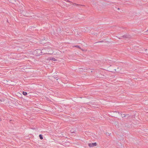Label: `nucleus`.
Listing matches in <instances>:
<instances>
[{"instance_id": "nucleus-1", "label": "nucleus", "mask_w": 148, "mask_h": 148, "mask_svg": "<svg viewBox=\"0 0 148 148\" xmlns=\"http://www.w3.org/2000/svg\"><path fill=\"white\" fill-rule=\"evenodd\" d=\"M34 53L36 56L42 55V50L37 49L35 50Z\"/></svg>"}, {"instance_id": "nucleus-2", "label": "nucleus", "mask_w": 148, "mask_h": 148, "mask_svg": "<svg viewBox=\"0 0 148 148\" xmlns=\"http://www.w3.org/2000/svg\"><path fill=\"white\" fill-rule=\"evenodd\" d=\"M48 50H49V49L48 48L42 49V54H48L49 51H48Z\"/></svg>"}, {"instance_id": "nucleus-3", "label": "nucleus", "mask_w": 148, "mask_h": 148, "mask_svg": "<svg viewBox=\"0 0 148 148\" xmlns=\"http://www.w3.org/2000/svg\"><path fill=\"white\" fill-rule=\"evenodd\" d=\"M97 143H89L88 144V146L90 147H92L94 146H96L97 145Z\"/></svg>"}, {"instance_id": "nucleus-4", "label": "nucleus", "mask_w": 148, "mask_h": 148, "mask_svg": "<svg viewBox=\"0 0 148 148\" xmlns=\"http://www.w3.org/2000/svg\"><path fill=\"white\" fill-rule=\"evenodd\" d=\"M130 35L126 34V35H123V36H121L120 37H119L118 38L119 39H121L122 38V37H123V38H130Z\"/></svg>"}, {"instance_id": "nucleus-5", "label": "nucleus", "mask_w": 148, "mask_h": 148, "mask_svg": "<svg viewBox=\"0 0 148 148\" xmlns=\"http://www.w3.org/2000/svg\"><path fill=\"white\" fill-rule=\"evenodd\" d=\"M50 60H52L53 61H56V59L54 58H52V57L50 58Z\"/></svg>"}, {"instance_id": "nucleus-6", "label": "nucleus", "mask_w": 148, "mask_h": 148, "mask_svg": "<svg viewBox=\"0 0 148 148\" xmlns=\"http://www.w3.org/2000/svg\"><path fill=\"white\" fill-rule=\"evenodd\" d=\"M71 133H75L76 132V131L75 130H74V129H72L71 130Z\"/></svg>"}, {"instance_id": "nucleus-7", "label": "nucleus", "mask_w": 148, "mask_h": 148, "mask_svg": "<svg viewBox=\"0 0 148 148\" xmlns=\"http://www.w3.org/2000/svg\"><path fill=\"white\" fill-rule=\"evenodd\" d=\"M39 137L40 139L42 140L43 139V136H42V135L41 134L39 135Z\"/></svg>"}, {"instance_id": "nucleus-8", "label": "nucleus", "mask_w": 148, "mask_h": 148, "mask_svg": "<svg viewBox=\"0 0 148 148\" xmlns=\"http://www.w3.org/2000/svg\"><path fill=\"white\" fill-rule=\"evenodd\" d=\"M121 116H122V118H123L124 117H125L126 116V115H125V114H121Z\"/></svg>"}, {"instance_id": "nucleus-9", "label": "nucleus", "mask_w": 148, "mask_h": 148, "mask_svg": "<svg viewBox=\"0 0 148 148\" xmlns=\"http://www.w3.org/2000/svg\"><path fill=\"white\" fill-rule=\"evenodd\" d=\"M23 94L24 95H27V93L26 92L23 91Z\"/></svg>"}, {"instance_id": "nucleus-10", "label": "nucleus", "mask_w": 148, "mask_h": 148, "mask_svg": "<svg viewBox=\"0 0 148 148\" xmlns=\"http://www.w3.org/2000/svg\"><path fill=\"white\" fill-rule=\"evenodd\" d=\"M75 47H77V48H78L79 49H81V48L80 47H79V46L76 45V46H75Z\"/></svg>"}, {"instance_id": "nucleus-11", "label": "nucleus", "mask_w": 148, "mask_h": 148, "mask_svg": "<svg viewBox=\"0 0 148 148\" xmlns=\"http://www.w3.org/2000/svg\"><path fill=\"white\" fill-rule=\"evenodd\" d=\"M109 133H106V135H109Z\"/></svg>"}, {"instance_id": "nucleus-12", "label": "nucleus", "mask_w": 148, "mask_h": 148, "mask_svg": "<svg viewBox=\"0 0 148 148\" xmlns=\"http://www.w3.org/2000/svg\"><path fill=\"white\" fill-rule=\"evenodd\" d=\"M103 42L102 41H100V42H97L96 43H98V42Z\"/></svg>"}, {"instance_id": "nucleus-13", "label": "nucleus", "mask_w": 148, "mask_h": 148, "mask_svg": "<svg viewBox=\"0 0 148 148\" xmlns=\"http://www.w3.org/2000/svg\"><path fill=\"white\" fill-rule=\"evenodd\" d=\"M146 32H148V29H147V31Z\"/></svg>"}, {"instance_id": "nucleus-14", "label": "nucleus", "mask_w": 148, "mask_h": 148, "mask_svg": "<svg viewBox=\"0 0 148 148\" xmlns=\"http://www.w3.org/2000/svg\"><path fill=\"white\" fill-rule=\"evenodd\" d=\"M118 10H119V8H118Z\"/></svg>"}, {"instance_id": "nucleus-15", "label": "nucleus", "mask_w": 148, "mask_h": 148, "mask_svg": "<svg viewBox=\"0 0 148 148\" xmlns=\"http://www.w3.org/2000/svg\"><path fill=\"white\" fill-rule=\"evenodd\" d=\"M128 118V116L127 118H127Z\"/></svg>"}, {"instance_id": "nucleus-16", "label": "nucleus", "mask_w": 148, "mask_h": 148, "mask_svg": "<svg viewBox=\"0 0 148 148\" xmlns=\"http://www.w3.org/2000/svg\"><path fill=\"white\" fill-rule=\"evenodd\" d=\"M118 113H119H119H119V112H118Z\"/></svg>"}]
</instances>
